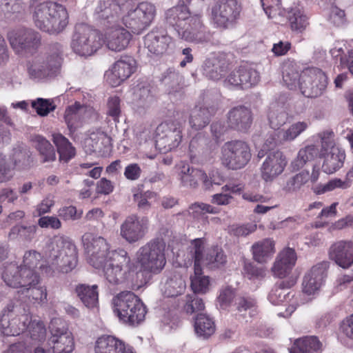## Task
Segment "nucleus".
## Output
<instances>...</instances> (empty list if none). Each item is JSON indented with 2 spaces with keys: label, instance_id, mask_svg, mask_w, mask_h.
<instances>
[{
  "label": "nucleus",
  "instance_id": "nucleus-1",
  "mask_svg": "<svg viewBox=\"0 0 353 353\" xmlns=\"http://www.w3.org/2000/svg\"><path fill=\"white\" fill-rule=\"evenodd\" d=\"M44 253L48 265H40V269L47 275L56 273H68L78 263L77 250L75 245L64 236L55 235L46 243Z\"/></svg>",
  "mask_w": 353,
  "mask_h": 353
},
{
  "label": "nucleus",
  "instance_id": "nucleus-2",
  "mask_svg": "<svg viewBox=\"0 0 353 353\" xmlns=\"http://www.w3.org/2000/svg\"><path fill=\"white\" fill-rule=\"evenodd\" d=\"M166 23L172 27L179 39L194 43H205L211 40L201 17L192 15L185 6H174L165 12Z\"/></svg>",
  "mask_w": 353,
  "mask_h": 353
},
{
  "label": "nucleus",
  "instance_id": "nucleus-3",
  "mask_svg": "<svg viewBox=\"0 0 353 353\" xmlns=\"http://www.w3.org/2000/svg\"><path fill=\"white\" fill-rule=\"evenodd\" d=\"M68 19L66 9L52 1L39 3L32 10V19L36 27L50 34L63 31L68 23Z\"/></svg>",
  "mask_w": 353,
  "mask_h": 353
},
{
  "label": "nucleus",
  "instance_id": "nucleus-4",
  "mask_svg": "<svg viewBox=\"0 0 353 353\" xmlns=\"http://www.w3.org/2000/svg\"><path fill=\"white\" fill-rule=\"evenodd\" d=\"M113 311L119 320L129 325L141 323L146 314V307L140 298L131 291L119 293L112 299Z\"/></svg>",
  "mask_w": 353,
  "mask_h": 353
},
{
  "label": "nucleus",
  "instance_id": "nucleus-5",
  "mask_svg": "<svg viewBox=\"0 0 353 353\" xmlns=\"http://www.w3.org/2000/svg\"><path fill=\"white\" fill-rule=\"evenodd\" d=\"M165 243L160 239H154L139 248L136 260L140 271L153 274H159L166 264Z\"/></svg>",
  "mask_w": 353,
  "mask_h": 353
},
{
  "label": "nucleus",
  "instance_id": "nucleus-6",
  "mask_svg": "<svg viewBox=\"0 0 353 353\" xmlns=\"http://www.w3.org/2000/svg\"><path fill=\"white\" fill-rule=\"evenodd\" d=\"M30 316L24 306L10 303L0 314V330L6 336H17L28 330Z\"/></svg>",
  "mask_w": 353,
  "mask_h": 353
},
{
  "label": "nucleus",
  "instance_id": "nucleus-7",
  "mask_svg": "<svg viewBox=\"0 0 353 353\" xmlns=\"http://www.w3.org/2000/svg\"><path fill=\"white\" fill-rule=\"evenodd\" d=\"M102 34L89 26L81 23L75 27L71 47L74 52L80 56H90L103 45Z\"/></svg>",
  "mask_w": 353,
  "mask_h": 353
},
{
  "label": "nucleus",
  "instance_id": "nucleus-8",
  "mask_svg": "<svg viewBox=\"0 0 353 353\" xmlns=\"http://www.w3.org/2000/svg\"><path fill=\"white\" fill-rule=\"evenodd\" d=\"M221 155L222 163L231 170L243 168L252 156L248 144L240 140L225 143L221 148Z\"/></svg>",
  "mask_w": 353,
  "mask_h": 353
},
{
  "label": "nucleus",
  "instance_id": "nucleus-9",
  "mask_svg": "<svg viewBox=\"0 0 353 353\" xmlns=\"http://www.w3.org/2000/svg\"><path fill=\"white\" fill-rule=\"evenodd\" d=\"M83 243L88 263L96 269H101L113 252L110 250L107 240L101 236L86 234L83 236Z\"/></svg>",
  "mask_w": 353,
  "mask_h": 353
},
{
  "label": "nucleus",
  "instance_id": "nucleus-10",
  "mask_svg": "<svg viewBox=\"0 0 353 353\" xmlns=\"http://www.w3.org/2000/svg\"><path fill=\"white\" fill-rule=\"evenodd\" d=\"M155 6L147 1L139 3L134 9L128 12L122 18L125 27L134 34H139L148 28L154 18Z\"/></svg>",
  "mask_w": 353,
  "mask_h": 353
},
{
  "label": "nucleus",
  "instance_id": "nucleus-11",
  "mask_svg": "<svg viewBox=\"0 0 353 353\" xmlns=\"http://www.w3.org/2000/svg\"><path fill=\"white\" fill-rule=\"evenodd\" d=\"M182 125L179 122H164L156 129L155 145L161 153L177 148L182 141Z\"/></svg>",
  "mask_w": 353,
  "mask_h": 353
},
{
  "label": "nucleus",
  "instance_id": "nucleus-12",
  "mask_svg": "<svg viewBox=\"0 0 353 353\" xmlns=\"http://www.w3.org/2000/svg\"><path fill=\"white\" fill-rule=\"evenodd\" d=\"M130 263V258L126 251L114 250L101 269H103L104 276L109 283L117 285L125 281V275Z\"/></svg>",
  "mask_w": 353,
  "mask_h": 353
},
{
  "label": "nucleus",
  "instance_id": "nucleus-13",
  "mask_svg": "<svg viewBox=\"0 0 353 353\" xmlns=\"http://www.w3.org/2000/svg\"><path fill=\"white\" fill-rule=\"evenodd\" d=\"M7 37L11 47L18 54H32L41 45V35L30 28L11 30Z\"/></svg>",
  "mask_w": 353,
  "mask_h": 353
},
{
  "label": "nucleus",
  "instance_id": "nucleus-14",
  "mask_svg": "<svg viewBox=\"0 0 353 353\" xmlns=\"http://www.w3.org/2000/svg\"><path fill=\"white\" fill-rule=\"evenodd\" d=\"M241 10L238 0H218L212 10L213 21L217 26L228 28L239 17Z\"/></svg>",
  "mask_w": 353,
  "mask_h": 353
},
{
  "label": "nucleus",
  "instance_id": "nucleus-15",
  "mask_svg": "<svg viewBox=\"0 0 353 353\" xmlns=\"http://www.w3.org/2000/svg\"><path fill=\"white\" fill-rule=\"evenodd\" d=\"M257 156L259 158L265 157L260 167V172L262 179L265 182H272L283 173L287 165L285 156L279 150L269 151L265 154L261 150Z\"/></svg>",
  "mask_w": 353,
  "mask_h": 353
},
{
  "label": "nucleus",
  "instance_id": "nucleus-16",
  "mask_svg": "<svg viewBox=\"0 0 353 353\" xmlns=\"http://www.w3.org/2000/svg\"><path fill=\"white\" fill-rule=\"evenodd\" d=\"M150 221L147 216L131 214L125 218L120 226V235L129 243L143 239L148 232Z\"/></svg>",
  "mask_w": 353,
  "mask_h": 353
},
{
  "label": "nucleus",
  "instance_id": "nucleus-17",
  "mask_svg": "<svg viewBox=\"0 0 353 353\" xmlns=\"http://www.w3.org/2000/svg\"><path fill=\"white\" fill-rule=\"evenodd\" d=\"M203 250V242L201 239H196L192 241L190 252L194 259V274L190 276V285L194 293H205L209 289V277L203 275L200 266L201 252Z\"/></svg>",
  "mask_w": 353,
  "mask_h": 353
},
{
  "label": "nucleus",
  "instance_id": "nucleus-18",
  "mask_svg": "<svg viewBox=\"0 0 353 353\" xmlns=\"http://www.w3.org/2000/svg\"><path fill=\"white\" fill-rule=\"evenodd\" d=\"M2 279L7 285L22 290L28 285L36 283L38 274H33L30 270H23V267L14 263H10L5 266Z\"/></svg>",
  "mask_w": 353,
  "mask_h": 353
},
{
  "label": "nucleus",
  "instance_id": "nucleus-19",
  "mask_svg": "<svg viewBox=\"0 0 353 353\" xmlns=\"http://www.w3.org/2000/svg\"><path fill=\"white\" fill-rule=\"evenodd\" d=\"M49 328L52 334L50 341L53 344L52 351L56 353H72L74 348L72 333L65 327L61 321L52 320Z\"/></svg>",
  "mask_w": 353,
  "mask_h": 353
},
{
  "label": "nucleus",
  "instance_id": "nucleus-20",
  "mask_svg": "<svg viewBox=\"0 0 353 353\" xmlns=\"http://www.w3.org/2000/svg\"><path fill=\"white\" fill-rule=\"evenodd\" d=\"M136 70V61L130 56L121 57L105 74L106 81L112 87L119 85L128 79Z\"/></svg>",
  "mask_w": 353,
  "mask_h": 353
},
{
  "label": "nucleus",
  "instance_id": "nucleus-21",
  "mask_svg": "<svg viewBox=\"0 0 353 353\" xmlns=\"http://www.w3.org/2000/svg\"><path fill=\"white\" fill-rule=\"evenodd\" d=\"M230 63L224 53H214L206 58L202 65L203 73L208 79L218 81L225 77Z\"/></svg>",
  "mask_w": 353,
  "mask_h": 353
},
{
  "label": "nucleus",
  "instance_id": "nucleus-22",
  "mask_svg": "<svg viewBox=\"0 0 353 353\" xmlns=\"http://www.w3.org/2000/svg\"><path fill=\"white\" fill-rule=\"evenodd\" d=\"M330 266L328 261L318 263L305 274L303 280V291L307 294H314L321 287L327 276Z\"/></svg>",
  "mask_w": 353,
  "mask_h": 353
},
{
  "label": "nucleus",
  "instance_id": "nucleus-23",
  "mask_svg": "<svg viewBox=\"0 0 353 353\" xmlns=\"http://www.w3.org/2000/svg\"><path fill=\"white\" fill-rule=\"evenodd\" d=\"M329 259L343 269H347L353 265V241H338L329 248Z\"/></svg>",
  "mask_w": 353,
  "mask_h": 353
},
{
  "label": "nucleus",
  "instance_id": "nucleus-24",
  "mask_svg": "<svg viewBox=\"0 0 353 353\" xmlns=\"http://www.w3.org/2000/svg\"><path fill=\"white\" fill-rule=\"evenodd\" d=\"M252 113L250 109L239 105L232 108L227 114L228 128L241 132H246L252 123Z\"/></svg>",
  "mask_w": 353,
  "mask_h": 353
},
{
  "label": "nucleus",
  "instance_id": "nucleus-25",
  "mask_svg": "<svg viewBox=\"0 0 353 353\" xmlns=\"http://www.w3.org/2000/svg\"><path fill=\"white\" fill-rule=\"evenodd\" d=\"M121 5L117 0H103L100 1L95 9V14L107 27L115 26L119 21Z\"/></svg>",
  "mask_w": 353,
  "mask_h": 353
},
{
  "label": "nucleus",
  "instance_id": "nucleus-26",
  "mask_svg": "<svg viewBox=\"0 0 353 353\" xmlns=\"http://www.w3.org/2000/svg\"><path fill=\"white\" fill-rule=\"evenodd\" d=\"M59 71L57 62L51 63L44 57H37L28 65V73L32 79L41 80L54 77Z\"/></svg>",
  "mask_w": 353,
  "mask_h": 353
},
{
  "label": "nucleus",
  "instance_id": "nucleus-27",
  "mask_svg": "<svg viewBox=\"0 0 353 353\" xmlns=\"http://www.w3.org/2000/svg\"><path fill=\"white\" fill-rule=\"evenodd\" d=\"M92 113V108L82 105L79 102H75L73 105L68 106L65 110L64 119L70 132H74Z\"/></svg>",
  "mask_w": 353,
  "mask_h": 353
},
{
  "label": "nucleus",
  "instance_id": "nucleus-28",
  "mask_svg": "<svg viewBox=\"0 0 353 353\" xmlns=\"http://www.w3.org/2000/svg\"><path fill=\"white\" fill-rule=\"evenodd\" d=\"M296 259V254L294 249H283L276 256L271 268L274 276L279 278L287 276L295 265Z\"/></svg>",
  "mask_w": 353,
  "mask_h": 353
},
{
  "label": "nucleus",
  "instance_id": "nucleus-29",
  "mask_svg": "<svg viewBox=\"0 0 353 353\" xmlns=\"http://www.w3.org/2000/svg\"><path fill=\"white\" fill-rule=\"evenodd\" d=\"M105 34V41L108 48L112 51H121L129 44L131 34L127 30L115 26L109 27Z\"/></svg>",
  "mask_w": 353,
  "mask_h": 353
},
{
  "label": "nucleus",
  "instance_id": "nucleus-30",
  "mask_svg": "<svg viewBox=\"0 0 353 353\" xmlns=\"http://www.w3.org/2000/svg\"><path fill=\"white\" fill-rule=\"evenodd\" d=\"M172 38L167 34L152 31L144 37V45L148 50L154 55H161L166 52Z\"/></svg>",
  "mask_w": 353,
  "mask_h": 353
},
{
  "label": "nucleus",
  "instance_id": "nucleus-31",
  "mask_svg": "<svg viewBox=\"0 0 353 353\" xmlns=\"http://www.w3.org/2000/svg\"><path fill=\"white\" fill-rule=\"evenodd\" d=\"M96 353H133L130 347L119 339L111 335L99 337L95 344Z\"/></svg>",
  "mask_w": 353,
  "mask_h": 353
},
{
  "label": "nucleus",
  "instance_id": "nucleus-32",
  "mask_svg": "<svg viewBox=\"0 0 353 353\" xmlns=\"http://www.w3.org/2000/svg\"><path fill=\"white\" fill-rule=\"evenodd\" d=\"M216 105H206L196 106L191 112L189 123L192 128L199 130L205 128L210 121L213 115L216 113Z\"/></svg>",
  "mask_w": 353,
  "mask_h": 353
},
{
  "label": "nucleus",
  "instance_id": "nucleus-33",
  "mask_svg": "<svg viewBox=\"0 0 353 353\" xmlns=\"http://www.w3.org/2000/svg\"><path fill=\"white\" fill-rule=\"evenodd\" d=\"M345 153L336 146H332L325 153L321 166L323 172L332 174L339 170L344 164Z\"/></svg>",
  "mask_w": 353,
  "mask_h": 353
},
{
  "label": "nucleus",
  "instance_id": "nucleus-34",
  "mask_svg": "<svg viewBox=\"0 0 353 353\" xmlns=\"http://www.w3.org/2000/svg\"><path fill=\"white\" fill-rule=\"evenodd\" d=\"M323 344L315 336H307L296 339L290 353H321Z\"/></svg>",
  "mask_w": 353,
  "mask_h": 353
},
{
  "label": "nucleus",
  "instance_id": "nucleus-35",
  "mask_svg": "<svg viewBox=\"0 0 353 353\" xmlns=\"http://www.w3.org/2000/svg\"><path fill=\"white\" fill-rule=\"evenodd\" d=\"M301 69L294 61L288 60L283 63V79L290 90H297L300 85Z\"/></svg>",
  "mask_w": 353,
  "mask_h": 353
},
{
  "label": "nucleus",
  "instance_id": "nucleus-36",
  "mask_svg": "<svg viewBox=\"0 0 353 353\" xmlns=\"http://www.w3.org/2000/svg\"><path fill=\"white\" fill-rule=\"evenodd\" d=\"M185 288V283L179 274L172 273L168 276L163 283L161 290L168 297H174L181 294Z\"/></svg>",
  "mask_w": 353,
  "mask_h": 353
},
{
  "label": "nucleus",
  "instance_id": "nucleus-37",
  "mask_svg": "<svg viewBox=\"0 0 353 353\" xmlns=\"http://www.w3.org/2000/svg\"><path fill=\"white\" fill-rule=\"evenodd\" d=\"M253 259L258 263H265L275 252L274 241L265 239L254 243L252 246Z\"/></svg>",
  "mask_w": 353,
  "mask_h": 353
},
{
  "label": "nucleus",
  "instance_id": "nucleus-38",
  "mask_svg": "<svg viewBox=\"0 0 353 353\" xmlns=\"http://www.w3.org/2000/svg\"><path fill=\"white\" fill-rule=\"evenodd\" d=\"M179 175L183 186L196 188L199 185V180L205 177V172L199 169L190 168L188 164H184L181 167Z\"/></svg>",
  "mask_w": 353,
  "mask_h": 353
},
{
  "label": "nucleus",
  "instance_id": "nucleus-39",
  "mask_svg": "<svg viewBox=\"0 0 353 353\" xmlns=\"http://www.w3.org/2000/svg\"><path fill=\"white\" fill-rule=\"evenodd\" d=\"M353 179V166L347 172L345 179L342 181L340 179H333L325 184H318L314 188V192L316 194H324L327 192L332 191L336 188L347 189L350 188L352 183Z\"/></svg>",
  "mask_w": 353,
  "mask_h": 353
},
{
  "label": "nucleus",
  "instance_id": "nucleus-40",
  "mask_svg": "<svg viewBox=\"0 0 353 353\" xmlns=\"http://www.w3.org/2000/svg\"><path fill=\"white\" fill-rule=\"evenodd\" d=\"M53 143L57 148L59 161L68 163L76 154V150L69 140L61 134H53Z\"/></svg>",
  "mask_w": 353,
  "mask_h": 353
},
{
  "label": "nucleus",
  "instance_id": "nucleus-41",
  "mask_svg": "<svg viewBox=\"0 0 353 353\" xmlns=\"http://www.w3.org/2000/svg\"><path fill=\"white\" fill-rule=\"evenodd\" d=\"M32 141L43 163L53 162L56 160L54 148L46 139L40 135H36L32 138Z\"/></svg>",
  "mask_w": 353,
  "mask_h": 353
},
{
  "label": "nucleus",
  "instance_id": "nucleus-42",
  "mask_svg": "<svg viewBox=\"0 0 353 353\" xmlns=\"http://www.w3.org/2000/svg\"><path fill=\"white\" fill-rule=\"evenodd\" d=\"M37 228L36 225H16L10 229L8 237L10 240L30 243L35 238Z\"/></svg>",
  "mask_w": 353,
  "mask_h": 353
},
{
  "label": "nucleus",
  "instance_id": "nucleus-43",
  "mask_svg": "<svg viewBox=\"0 0 353 353\" xmlns=\"http://www.w3.org/2000/svg\"><path fill=\"white\" fill-rule=\"evenodd\" d=\"M98 286L79 284L76 287V292L82 303L87 307H94L98 303Z\"/></svg>",
  "mask_w": 353,
  "mask_h": 353
},
{
  "label": "nucleus",
  "instance_id": "nucleus-44",
  "mask_svg": "<svg viewBox=\"0 0 353 353\" xmlns=\"http://www.w3.org/2000/svg\"><path fill=\"white\" fill-rule=\"evenodd\" d=\"M225 263L226 256L218 248L208 250L205 257L203 256V252H201L200 266L203 264L210 269H216L224 265Z\"/></svg>",
  "mask_w": 353,
  "mask_h": 353
},
{
  "label": "nucleus",
  "instance_id": "nucleus-45",
  "mask_svg": "<svg viewBox=\"0 0 353 353\" xmlns=\"http://www.w3.org/2000/svg\"><path fill=\"white\" fill-rule=\"evenodd\" d=\"M194 330L199 336L208 338L214 332V323L205 314H197L194 321Z\"/></svg>",
  "mask_w": 353,
  "mask_h": 353
},
{
  "label": "nucleus",
  "instance_id": "nucleus-46",
  "mask_svg": "<svg viewBox=\"0 0 353 353\" xmlns=\"http://www.w3.org/2000/svg\"><path fill=\"white\" fill-rule=\"evenodd\" d=\"M134 95V103L140 108H148L154 101L152 87L148 83L139 84Z\"/></svg>",
  "mask_w": 353,
  "mask_h": 353
},
{
  "label": "nucleus",
  "instance_id": "nucleus-47",
  "mask_svg": "<svg viewBox=\"0 0 353 353\" xmlns=\"http://www.w3.org/2000/svg\"><path fill=\"white\" fill-rule=\"evenodd\" d=\"M288 114L284 107L278 103H272L270 107L268 120L272 128L279 129L288 120Z\"/></svg>",
  "mask_w": 353,
  "mask_h": 353
},
{
  "label": "nucleus",
  "instance_id": "nucleus-48",
  "mask_svg": "<svg viewBox=\"0 0 353 353\" xmlns=\"http://www.w3.org/2000/svg\"><path fill=\"white\" fill-rule=\"evenodd\" d=\"M309 125V121H296L292 123L288 129L279 131L278 135L281 141H292L305 132Z\"/></svg>",
  "mask_w": 353,
  "mask_h": 353
},
{
  "label": "nucleus",
  "instance_id": "nucleus-49",
  "mask_svg": "<svg viewBox=\"0 0 353 353\" xmlns=\"http://www.w3.org/2000/svg\"><path fill=\"white\" fill-rule=\"evenodd\" d=\"M327 85V78L325 74L321 70L317 74L316 79L311 86L303 85V95L306 97H317L325 91Z\"/></svg>",
  "mask_w": 353,
  "mask_h": 353
},
{
  "label": "nucleus",
  "instance_id": "nucleus-50",
  "mask_svg": "<svg viewBox=\"0 0 353 353\" xmlns=\"http://www.w3.org/2000/svg\"><path fill=\"white\" fill-rule=\"evenodd\" d=\"M288 19L293 31L302 32L308 26V17L304 11L294 8L288 12Z\"/></svg>",
  "mask_w": 353,
  "mask_h": 353
},
{
  "label": "nucleus",
  "instance_id": "nucleus-51",
  "mask_svg": "<svg viewBox=\"0 0 353 353\" xmlns=\"http://www.w3.org/2000/svg\"><path fill=\"white\" fill-rule=\"evenodd\" d=\"M241 88L247 89L256 85L259 80L260 76L258 71L251 65H241Z\"/></svg>",
  "mask_w": 353,
  "mask_h": 353
},
{
  "label": "nucleus",
  "instance_id": "nucleus-52",
  "mask_svg": "<svg viewBox=\"0 0 353 353\" xmlns=\"http://www.w3.org/2000/svg\"><path fill=\"white\" fill-rule=\"evenodd\" d=\"M318 155V149L313 145L305 146L301 149L297 157L292 162L294 169L302 168L307 162L312 161Z\"/></svg>",
  "mask_w": 353,
  "mask_h": 353
},
{
  "label": "nucleus",
  "instance_id": "nucleus-53",
  "mask_svg": "<svg viewBox=\"0 0 353 353\" xmlns=\"http://www.w3.org/2000/svg\"><path fill=\"white\" fill-rule=\"evenodd\" d=\"M309 180V172L301 171L287 180L283 187V190L288 193L296 192L306 184Z\"/></svg>",
  "mask_w": 353,
  "mask_h": 353
},
{
  "label": "nucleus",
  "instance_id": "nucleus-54",
  "mask_svg": "<svg viewBox=\"0 0 353 353\" xmlns=\"http://www.w3.org/2000/svg\"><path fill=\"white\" fill-rule=\"evenodd\" d=\"M39 283V276L38 281L33 285H28L21 290L22 293H25L30 300H32L38 303H44L47 301V291L43 286H37Z\"/></svg>",
  "mask_w": 353,
  "mask_h": 353
},
{
  "label": "nucleus",
  "instance_id": "nucleus-55",
  "mask_svg": "<svg viewBox=\"0 0 353 353\" xmlns=\"http://www.w3.org/2000/svg\"><path fill=\"white\" fill-rule=\"evenodd\" d=\"M236 296V290L231 286H224L220 289L217 302L221 309H228Z\"/></svg>",
  "mask_w": 353,
  "mask_h": 353
},
{
  "label": "nucleus",
  "instance_id": "nucleus-56",
  "mask_svg": "<svg viewBox=\"0 0 353 353\" xmlns=\"http://www.w3.org/2000/svg\"><path fill=\"white\" fill-rule=\"evenodd\" d=\"M218 212L219 209L217 208L210 204L199 202L192 204L188 209V214L194 218H199L207 213L215 214Z\"/></svg>",
  "mask_w": 353,
  "mask_h": 353
},
{
  "label": "nucleus",
  "instance_id": "nucleus-57",
  "mask_svg": "<svg viewBox=\"0 0 353 353\" xmlns=\"http://www.w3.org/2000/svg\"><path fill=\"white\" fill-rule=\"evenodd\" d=\"M41 259V255L40 253L35 250H30L26 252L23 256V264L20 266L23 267V270H30L33 274H37L34 269L39 264Z\"/></svg>",
  "mask_w": 353,
  "mask_h": 353
},
{
  "label": "nucleus",
  "instance_id": "nucleus-58",
  "mask_svg": "<svg viewBox=\"0 0 353 353\" xmlns=\"http://www.w3.org/2000/svg\"><path fill=\"white\" fill-rule=\"evenodd\" d=\"M205 308L203 300L199 298L196 293L187 296L186 303L184 310L188 314L201 313Z\"/></svg>",
  "mask_w": 353,
  "mask_h": 353
},
{
  "label": "nucleus",
  "instance_id": "nucleus-59",
  "mask_svg": "<svg viewBox=\"0 0 353 353\" xmlns=\"http://www.w3.org/2000/svg\"><path fill=\"white\" fill-rule=\"evenodd\" d=\"M165 84L168 87L170 92L180 90L183 85V78L176 72H170L163 79Z\"/></svg>",
  "mask_w": 353,
  "mask_h": 353
},
{
  "label": "nucleus",
  "instance_id": "nucleus-60",
  "mask_svg": "<svg viewBox=\"0 0 353 353\" xmlns=\"http://www.w3.org/2000/svg\"><path fill=\"white\" fill-rule=\"evenodd\" d=\"M154 196L155 193L154 192L148 190L134 194L133 197L138 209L143 212H146L151 207V203L148 201V199L153 198Z\"/></svg>",
  "mask_w": 353,
  "mask_h": 353
},
{
  "label": "nucleus",
  "instance_id": "nucleus-61",
  "mask_svg": "<svg viewBox=\"0 0 353 353\" xmlns=\"http://www.w3.org/2000/svg\"><path fill=\"white\" fill-rule=\"evenodd\" d=\"M13 176V164L10 159L0 154V183L10 180Z\"/></svg>",
  "mask_w": 353,
  "mask_h": 353
},
{
  "label": "nucleus",
  "instance_id": "nucleus-62",
  "mask_svg": "<svg viewBox=\"0 0 353 353\" xmlns=\"http://www.w3.org/2000/svg\"><path fill=\"white\" fill-rule=\"evenodd\" d=\"M32 106L36 110L37 113L41 117L48 115L56 108V105L53 104L50 99L42 98H38L36 101H33Z\"/></svg>",
  "mask_w": 353,
  "mask_h": 353
},
{
  "label": "nucleus",
  "instance_id": "nucleus-63",
  "mask_svg": "<svg viewBox=\"0 0 353 353\" xmlns=\"http://www.w3.org/2000/svg\"><path fill=\"white\" fill-rule=\"evenodd\" d=\"M63 46L59 43H52L48 46L46 55L44 57L51 63L57 62V68L59 69L61 63Z\"/></svg>",
  "mask_w": 353,
  "mask_h": 353
},
{
  "label": "nucleus",
  "instance_id": "nucleus-64",
  "mask_svg": "<svg viewBox=\"0 0 353 353\" xmlns=\"http://www.w3.org/2000/svg\"><path fill=\"white\" fill-rule=\"evenodd\" d=\"M288 289L285 287L283 282H281L279 285H275L269 294L268 299L270 301L277 305L283 302L288 295Z\"/></svg>",
  "mask_w": 353,
  "mask_h": 353
}]
</instances>
